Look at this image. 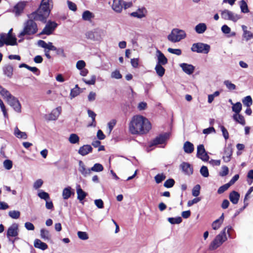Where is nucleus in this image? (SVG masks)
Returning a JSON list of instances; mask_svg holds the SVG:
<instances>
[{
	"instance_id": "f257e3e1",
	"label": "nucleus",
	"mask_w": 253,
	"mask_h": 253,
	"mask_svg": "<svg viewBox=\"0 0 253 253\" xmlns=\"http://www.w3.org/2000/svg\"><path fill=\"white\" fill-rule=\"evenodd\" d=\"M151 128L148 119L141 115L133 116L129 123L128 130L132 134H144Z\"/></svg>"
},
{
	"instance_id": "f03ea898",
	"label": "nucleus",
	"mask_w": 253,
	"mask_h": 253,
	"mask_svg": "<svg viewBox=\"0 0 253 253\" xmlns=\"http://www.w3.org/2000/svg\"><path fill=\"white\" fill-rule=\"evenodd\" d=\"M52 7V0H42L39 8L36 11L31 13L30 17L36 21H40L45 23Z\"/></svg>"
},
{
	"instance_id": "7ed1b4c3",
	"label": "nucleus",
	"mask_w": 253,
	"mask_h": 253,
	"mask_svg": "<svg viewBox=\"0 0 253 253\" xmlns=\"http://www.w3.org/2000/svg\"><path fill=\"white\" fill-rule=\"evenodd\" d=\"M30 16V14L28 15L29 19L24 23L23 29L18 35V37L21 39L19 41V42L23 40L25 36L33 35L38 31V25L34 21L35 20Z\"/></svg>"
},
{
	"instance_id": "20e7f679",
	"label": "nucleus",
	"mask_w": 253,
	"mask_h": 253,
	"mask_svg": "<svg viewBox=\"0 0 253 253\" xmlns=\"http://www.w3.org/2000/svg\"><path fill=\"white\" fill-rule=\"evenodd\" d=\"M186 37L185 32L178 28L172 30L171 33L168 35V39L172 42H177L184 39Z\"/></svg>"
},
{
	"instance_id": "39448f33",
	"label": "nucleus",
	"mask_w": 253,
	"mask_h": 253,
	"mask_svg": "<svg viewBox=\"0 0 253 253\" xmlns=\"http://www.w3.org/2000/svg\"><path fill=\"white\" fill-rule=\"evenodd\" d=\"M227 238L225 234V229L223 230L217 235L210 245V249L214 250L220 247Z\"/></svg>"
},
{
	"instance_id": "423d86ee",
	"label": "nucleus",
	"mask_w": 253,
	"mask_h": 253,
	"mask_svg": "<svg viewBox=\"0 0 253 253\" xmlns=\"http://www.w3.org/2000/svg\"><path fill=\"white\" fill-rule=\"evenodd\" d=\"M105 31L100 28H96L86 33L85 36L88 39L93 41H100L105 36Z\"/></svg>"
},
{
	"instance_id": "0eeeda50",
	"label": "nucleus",
	"mask_w": 253,
	"mask_h": 253,
	"mask_svg": "<svg viewBox=\"0 0 253 253\" xmlns=\"http://www.w3.org/2000/svg\"><path fill=\"white\" fill-rule=\"evenodd\" d=\"M210 45L203 42L194 43L192 44L191 50L197 53L208 54L210 50Z\"/></svg>"
},
{
	"instance_id": "6e6552de",
	"label": "nucleus",
	"mask_w": 253,
	"mask_h": 253,
	"mask_svg": "<svg viewBox=\"0 0 253 253\" xmlns=\"http://www.w3.org/2000/svg\"><path fill=\"white\" fill-rule=\"evenodd\" d=\"M221 17L224 20H230L233 22H236L241 18V16L240 15L235 14L228 9H224L221 11Z\"/></svg>"
},
{
	"instance_id": "1a4fd4ad",
	"label": "nucleus",
	"mask_w": 253,
	"mask_h": 253,
	"mask_svg": "<svg viewBox=\"0 0 253 253\" xmlns=\"http://www.w3.org/2000/svg\"><path fill=\"white\" fill-rule=\"evenodd\" d=\"M57 26V24L55 22L48 21L42 31L39 34V35H50L52 34Z\"/></svg>"
},
{
	"instance_id": "9d476101",
	"label": "nucleus",
	"mask_w": 253,
	"mask_h": 253,
	"mask_svg": "<svg viewBox=\"0 0 253 253\" xmlns=\"http://www.w3.org/2000/svg\"><path fill=\"white\" fill-rule=\"evenodd\" d=\"M0 37L3 40L4 44L6 45H16L17 44L15 36H9L6 33H1Z\"/></svg>"
},
{
	"instance_id": "9b49d317",
	"label": "nucleus",
	"mask_w": 253,
	"mask_h": 253,
	"mask_svg": "<svg viewBox=\"0 0 253 253\" xmlns=\"http://www.w3.org/2000/svg\"><path fill=\"white\" fill-rule=\"evenodd\" d=\"M28 2L26 1H21L18 2L13 7L12 10L16 16H19L22 14L24 11V9L27 4Z\"/></svg>"
},
{
	"instance_id": "f8f14e48",
	"label": "nucleus",
	"mask_w": 253,
	"mask_h": 253,
	"mask_svg": "<svg viewBox=\"0 0 253 253\" xmlns=\"http://www.w3.org/2000/svg\"><path fill=\"white\" fill-rule=\"evenodd\" d=\"M197 156L202 161L207 162L209 159V156L206 152L203 144H200L197 147Z\"/></svg>"
},
{
	"instance_id": "ddd939ff",
	"label": "nucleus",
	"mask_w": 253,
	"mask_h": 253,
	"mask_svg": "<svg viewBox=\"0 0 253 253\" xmlns=\"http://www.w3.org/2000/svg\"><path fill=\"white\" fill-rule=\"evenodd\" d=\"M7 102L8 103V104L14 109V110L15 111L18 113L21 112V104L17 98L12 96L11 97L9 98Z\"/></svg>"
},
{
	"instance_id": "4468645a",
	"label": "nucleus",
	"mask_w": 253,
	"mask_h": 253,
	"mask_svg": "<svg viewBox=\"0 0 253 253\" xmlns=\"http://www.w3.org/2000/svg\"><path fill=\"white\" fill-rule=\"evenodd\" d=\"M18 225L14 223L8 227L7 231L6 236L7 238H9L11 237H15L18 235Z\"/></svg>"
},
{
	"instance_id": "2eb2a0df",
	"label": "nucleus",
	"mask_w": 253,
	"mask_h": 253,
	"mask_svg": "<svg viewBox=\"0 0 253 253\" xmlns=\"http://www.w3.org/2000/svg\"><path fill=\"white\" fill-rule=\"evenodd\" d=\"M147 13L146 8L144 7H141L138 8L136 11L131 12L130 15L138 19H142L146 17Z\"/></svg>"
},
{
	"instance_id": "dca6fc26",
	"label": "nucleus",
	"mask_w": 253,
	"mask_h": 253,
	"mask_svg": "<svg viewBox=\"0 0 253 253\" xmlns=\"http://www.w3.org/2000/svg\"><path fill=\"white\" fill-rule=\"evenodd\" d=\"M169 134L168 133L160 134L153 140L151 143V146L164 143L169 138Z\"/></svg>"
},
{
	"instance_id": "f3484780",
	"label": "nucleus",
	"mask_w": 253,
	"mask_h": 253,
	"mask_svg": "<svg viewBox=\"0 0 253 253\" xmlns=\"http://www.w3.org/2000/svg\"><path fill=\"white\" fill-rule=\"evenodd\" d=\"M61 112V107H58L53 109L50 114L46 115L45 119L48 121H55L57 119Z\"/></svg>"
},
{
	"instance_id": "a211bd4d",
	"label": "nucleus",
	"mask_w": 253,
	"mask_h": 253,
	"mask_svg": "<svg viewBox=\"0 0 253 253\" xmlns=\"http://www.w3.org/2000/svg\"><path fill=\"white\" fill-rule=\"evenodd\" d=\"M111 7L115 12L121 13L123 9V0H113Z\"/></svg>"
},
{
	"instance_id": "6ab92c4d",
	"label": "nucleus",
	"mask_w": 253,
	"mask_h": 253,
	"mask_svg": "<svg viewBox=\"0 0 253 253\" xmlns=\"http://www.w3.org/2000/svg\"><path fill=\"white\" fill-rule=\"evenodd\" d=\"M232 153L233 150L231 145H228L225 147L222 158L225 163L229 162L230 161Z\"/></svg>"
},
{
	"instance_id": "aec40b11",
	"label": "nucleus",
	"mask_w": 253,
	"mask_h": 253,
	"mask_svg": "<svg viewBox=\"0 0 253 253\" xmlns=\"http://www.w3.org/2000/svg\"><path fill=\"white\" fill-rule=\"evenodd\" d=\"M179 66L181 68L183 71L187 75H191L195 70V67L191 64L183 63L180 64Z\"/></svg>"
},
{
	"instance_id": "412c9836",
	"label": "nucleus",
	"mask_w": 253,
	"mask_h": 253,
	"mask_svg": "<svg viewBox=\"0 0 253 253\" xmlns=\"http://www.w3.org/2000/svg\"><path fill=\"white\" fill-rule=\"evenodd\" d=\"M156 55L158 60L157 64L165 65L168 63V59L160 50H157Z\"/></svg>"
},
{
	"instance_id": "4be33fe9",
	"label": "nucleus",
	"mask_w": 253,
	"mask_h": 253,
	"mask_svg": "<svg viewBox=\"0 0 253 253\" xmlns=\"http://www.w3.org/2000/svg\"><path fill=\"white\" fill-rule=\"evenodd\" d=\"M92 151V148L90 145H84L79 148L78 153L84 156L91 152Z\"/></svg>"
},
{
	"instance_id": "5701e85b",
	"label": "nucleus",
	"mask_w": 253,
	"mask_h": 253,
	"mask_svg": "<svg viewBox=\"0 0 253 253\" xmlns=\"http://www.w3.org/2000/svg\"><path fill=\"white\" fill-rule=\"evenodd\" d=\"M182 171L186 174H191L193 173V168L191 165L186 162H183L180 166Z\"/></svg>"
},
{
	"instance_id": "b1692460",
	"label": "nucleus",
	"mask_w": 253,
	"mask_h": 253,
	"mask_svg": "<svg viewBox=\"0 0 253 253\" xmlns=\"http://www.w3.org/2000/svg\"><path fill=\"white\" fill-rule=\"evenodd\" d=\"M79 171L82 173V174L84 177L87 176L90 174L91 172L90 169H86L85 165L84 163L80 161L79 163Z\"/></svg>"
},
{
	"instance_id": "393cba45",
	"label": "nucleus",
	"mask_w": 253,
	"mask_h": 253,
	"mask_svg": "<svg viewBox=\"0 0 253 253\" xmlns=\"http://www.w3.org/2000/svg\"><path fill=\"white\" fill-rule=\"evenodd\" d=\"M74 190L70 186L65 188L62 191V197L63 199H68L72 195H74Z\"/></svg>"
},
{
	"instance_id": "a878e982",
	"label": "nucleus",
	"mask_w": 253,
	"mask_h": 253,
	"mask_svg": "<svg viewBox=\"0 0 253 253\" xmlns=\"http://www.w3.org/2000/svg\"><path fill=\"white\" fill-rule=\"evenodd\" d=\"M223 220L224 213H222L218 219L215 220L212 222L211 224L212 229L215 230L218 229L222 224Z\"/></svg>"
},
{
	"instance_id": "bb28decb",
	"label": "nucleus",
	"mask_w": 253,
	"mask_h": 253,
	"mask_svg": "<svg viewBox=\"0 0 253 253\" xmlns=\"http://www.w3.org/2000/svg\"><path fill=\"white\" fill-rule=\"evenodd\" d=\"M3 74L8 78H11L13 75V67L11 65H5L2 68Z\"/></svg>"
},
{
	"instance_id": "cd10ccee",
	"label": "nucleus",
	"mask_w": 253,
	"mask_h": 253,
	"mask_svg": "<svg viewBox=\"0 0 253 253\" xmlns=\"http://www.w3.org/2000/svg\"><path fill=\"white\" fill-rule=\"evenodd\" d=\"M195 31L198 34H202L207 30V26L204 23H200L195 27Z\"/></svg>"
},
{
	"instance_id": "c85d7f7f",
	"label": "nucleus",
	"mask_w": 253,
	"mask_h": 253,
	"mask_svg": "<svg viewBox=\"0 0 253 253\" xmlns=\"http://www.w3.org/2000/svg\"><path fill=\"white\" fill-rule=\"evenodd\" d=\"M34 247L36 248L44 251L48 248V246L46 244L42 242L40 239H36L34 243Z\"/></svg>"
},
{
	"instance_id": "c756f323",
	"label": "nucleus",
	"mask_w": 253,
	"mask_h": 253,
	"mask_svg": "<svg viewBox=\"0 0 253 253\" xmlns=\"http://www.w3.org/2000/svg\"><path fill=\"white\" fill-rule=\"evenodd\" d=\"M230 201L233 204H237L240 198V194L235 191H232L229 196Z\"/></svg>"
},
{
	"instance_id": "7c9ffc66",
	"label": "nucleus",
	"mask_w": 253,
	"mask_h": 253,
	"mask_svg": "<svg viewBox=\"0 0 253 253\" xmlns=\"http://www.w3.org/2000/svg\"><path fill=\"white\" fill-rule=\"evenodd\" d=\"M77 198L80 201H83L87 196V193L82 190L80 185L77 186Z\"/></svg>"
},
{
	"instance_id": "2f4dec72",
	"label": "nucleus",
	"mask_w": 253,
	"mask_h": 253,
	"mask_svg": "<svg viewBox=\"0 0 253 253\" xmlns=\"http://www.w3.org/2000/svg\"><path fill=\"white\" fill-rule=\"evenodd\" d=\"M14 135L18 138L26 139L27 135L26 132L20 131L17 126L15 127L14 130Z\"/></svg>"
},
{
	"instance_id": "473e14b6",
	"label": "nucleus",
	"mask_w": 253,
	"mask_h": 253,
	"mask_svg": "<svg viewBox=\"0 0 253 253\" xmlns=\"http://www.w3.org/2000/svg\"><path fill=\"white\" fill-rule=\"evenodd\" d=\"M183 149L186 153L190 154L194 151V145L190 142L186 141L184 143Z\"/></svg>"
},
{
	"instance_id": "72a5a7b5",
	"label": "nucleus",
	"mask_w": 253,
	"mask_h": 253,
	"mask_svg": "<svg viewBox=\"0 0 253 253\" xmlns=\"http://www.w3.org/2000/svg\"><path fill=\"white\" fill-rule=\"evenodd\" d=\"M94 17V15L93 13L89 10H85L82 14V19L84 21L90 22Z\"/></svg>"
},
{
	"instance_id": "f704fd0d",
	"label": "nucleus",
	"mask_w": 253,
	"mask_h": 253,
	"mask_svg": "<svg viewBox=\"0 0 253 253\" xmlns=\"http://www.w3.org/2000/svg\"><path fill=\"white\" fill-rule=\"evenodd\" d=\"M40 235L42 239L44 241H48L50 239V236L49 231L44 228L40 230Z\"/></svg>"
},
{
	"instance_id": "c9c22d12",
	"label": "nucleus",
	"mask_w": 253,
	"mask_h": 253,
	"mask_svg": "<svg viewBox=\"0 0 253 253\" xmlns=\"http://www.w3.org/2000/svg\"><path fill=\"white\" fill-rule=\"evenodd\" d=\"M68 140L71 144H78L80 141V137L77 134L72 133L70 135Z\"/></svg>"
},
{
	"instance_id": "e433bc0d",
	"label": "nucleus",
	"mask_w": 253,
	"mask_h": 253,
	"mask_svg": "<svg viewBox=\"0 0 253 253\" xmlns=\"http://www.w3.org/2000/svg\"><path fill=\"white\" fill-rule=\"evenodd\" d=\"M162 65H163L157 64L155 68L157 75L160 77H163L165 72V69Z\"/></svg>"
},
{
	"instance_id": "4c0bfd02",
	"label": "nucleus",
	"mask_w": 253,
	"mask_h": 253,
	"mask_svg": "<svg viewBox=\"0 0 253 253\" xmlns=\"http://www.w3.org/2000/svg\"><path fill=\"white\" fill-rule=\"evenodd\" d=\"M233 118L236 122L243 126H244L246 124L244 117L239 114H234Z\"/></svg>"
},
{
	"instance_id": "58836bf2",
	"label": "nucleus",
	"mask_w": 253,
	"mask_h": 253,
	"mask_svg": "<svg viewBox=\"0 0 253 253\" xmlns=\"http://www.w3.org/2000/svg\"><path fill=\"white\" fill-rule=\"evenodd\" d=\"M87 114L89 117L92 119V123L91 124L88 125V126H95V117L96 116V114L92 111L90 110H87Z\"/></svg>"
},
{
	"instance_id": "ea45409f",
	"label": "nucleus",
	"mask_w": 253,
	"mask_h": 253,
	"mask_svg": "<svg viewBox=\"0 0 253 253\" xmlns=\"http://www.w3.org/2000/svg\"><path fill=\"white\" fill-rule=\"evenodd\" d=\"M242 104L240 102H237L233 104L232 107V109L233 112L235 113V114H239L242 110Z\"/></svg>"
},
{
	"instance_id": "a19ab883",
	"label": "nucleus",
	"mask_w": 253,
	"mask_h": 253,
	"mask_svg": "<svg viewBox=\"0 0 253 253\" xmlns=\"http://www.w3.org/2000/svg\"><path fill=\"white\" fill-rule=\"evenodd\" d=\"M240 6L242 12L246 13L249 12V9L248 8L247 3L245 0H242L241 1Z\"/></svg>"
},
{
	"instance_id": "79ce46f5",
	"label": "nucleus",
	"mask_w": 253,
	"mask_h": 253,
	"mask_svg": "<svg viewBox=\"0 0 253 253\" xmlns=\"http://www.w3.org/2000/svg\"><path fill=\"white\" fill-rule=\"evenodd\" d=\"M8 215L12 219H18L20 216V212L18 211H10L8 212Z\"/></svg>"
},
{
	"instance_id": "37998d69",
	"label": "nucleus",
	"mask_w": 253,
	"mask_h": 253,
	"mask_svg": "<svg viewBox=\"0 0 253 253\" xmlns=\"http://www.w3.org/2000/svg\"><path fill=\"white\" fill-rule=\"evenodd\" d=\"M242 102L244 105L248 107H250L253 103L252 97L250 96L244 97L242 100Z\"/></svg>"
},
{
	"instance_id": "c03bdc74",
	"label": "nucleus",
	"mask_w": 253,
	"mask_h": 253,
	"mask_svg": "<svg viewBox=\"0 0 253 253\" xmlns=\"http://www.w3.org/2000/svg\"><path fill=\"white\" fill-rule=\"evenodd\" d=\"M91 171L100 172L103 170V166L99 163H96L90 169Z\"/></svg>"
},
{
	"instance_id": "a18cd8bd",
	"label": "nucleus",
	"mask_w": 253,
	"mask_h": 253,
	"mask_svg": "<svg viewBox=\"0 0 253 253\" xmlns=\"http://www.w3.org/2000/svg\"><path fill=\"white\" fill-rule=\"evenodd\" d=\"M169 222L172 224H179L182 222V218L181 217H169L168 219Z\"/></svg>"
},
{
	"instance_id": "49530a36",
	"label": "nucleus",
	"mask_w": 253,
	"mask_h": 253,
	"mask_svg": "<svg viewBox=\"0 0 253 253\" xmlns=\"http://www.w3.org/2000/svg\"><path fill=\"white\" fill-rule=\"evenodd\" d=\"M200 173L204 177H208L209 176V172L208 168L203 166L200 170Z\"/></svg>"
},
{
	"instance_id": "de8ad7c7",
	"label": "nucleus",
	"mask_w": 253,
	"mask_h": 253,
	"mask_svg": "<svg viewBox=\"0 0 253 253\" xmlns=\"http://www.w3.org/2000/svg\"><path fill=\"white\" fill-rule=\"evenodd\" d=\"M82 81L84 82L86 84L88 85H94L96 82V76L95 75H92L90 77V80H87L83 78Z\"/></svg>"
},
{
	"instance_id": "09e8293b",
	"label": "nucleus",
	"mask_w": 253,
	"mask_h": 253,
	"mask_svg": "<svg viewBox=\"0 0 253 253\" xmlns=\"http://www.w3.org/2000/svg\"><path fill=\"white\" fill-rule=\"evenodd\" d=\"M166 176L164 173H159L155 176V180L157 183L159 184L166 179Z\"/></svg>"
},
{
	"instance_id": "8fccbe9b",
	"label": "nucleus",
	"mask_w": 253,
	"mask_h": 253,
	"mask_svg": "<svg viewBox=\"0 0 253 253\" xmlns=\"http://www.w3.org/2000/svg\"><path fill=\"white\" fill-rule=\"evenodd\" d=\"M111 77L112 79H121L122 78V75L119 70H116L111 73Z\"/></svg>"
},
{
	"instance_id": "3c124183",
	"label": "nucleus",
	"mask_w": 253,
	"mask_h": 253,
	"mask_svg": "<svg viewBox=\"0 0 253 253\" xmlns=\"http://www.w3.org/2000/svg\"><path fill=\"white\" fill-rule=\"evenodd\" d=\"M174 183H175V181H174V179H173L172 178H169V179L167 180L165 182V183L164 184V186L166 188H171V187H173Z\"/></svg>"
},
{
	"instance_id": "603ef678",
	"label": "nucleus",
	"mask_w": 253,
	"mask_h": 253,
	"mask_svg": "<svg viewBox=\"0 0 253 253\" xmlns=\"http://www.w3.org/2000/svg\"><path fill=\"white\" fill-rule=\"evenodd\" d=\"M224 84L226 85V87L230 90H234L236 89V85L232 84L230 81L226 80L224 82Z\"/></svg>"
},
{
	"instance_id": "864d4df0",
	"label": "nucleus",
	"mask_w": 253,
	"mask_h": 253,
	"mask_svg": "<svg viewBox=\"0 0 253 253\" xmlns=\"http://www.w3.org/2000/svg\"><path fill=\"white\" fill-rule=\"evenodd\" d=\"M200 186L199 184L195 185L192 189V195L194 197H197L200 194Z\"/></svg>"
},
{
	"instance_id": "5fc2aeb1",
	"label": "nucleus",
	"mask_w": 253,
	"mask_h": 253,
	"mask_svg": "<svg viewBox=\"0 0 253 253\" xmlns=\"http://www.w3.org/2000/svg\"><path fill=\"white\" fill-rule=\"evenodd\" d=\"M78 237L83 240H86L88 239V236L86 232L83 231H78L77 233Z\"/></svg>"
},
{
	"instance_id": "6e6d98bb",
	"label": "nucleus",
	"mask_w": 253,
	"mask_h": 253,
	"mask_svg": "<svg viewBox=\"0 0 253 253\" xmlns=\"http://www.w3.org/2000/svg\"><path fill=\"white\" fill-rule=\"evenodd\" d=\"M38 195L42 199H44L46 201L49 199V194L44 191H42L39 192Z\"/></svg>"
},
{
	"instance_id": "4d7b16f0",
	"label": "nucleus",
	"mask_w": 253,
	"mask_h": 253,
	"mask_svg": "<svg viewBox=\"0 0 253 253\" xmlns=\"http://www.w3.org/2000/svg\"><path fill=\"white\" fill-rule=\"evenodd\" d=\"M243 37L246 41H248L253 38V34L251 31H245L243 33Z\"/></svg>"
},
{
	"instance_id": "13d9d810",
	"label": "nucleus",
	"mask_w": 253,
	"mask_h": 253,
	"mask_svg": "<svg viewBox=\"0 0 253 253\" xmlns=\"http://www.w3.org/2000/svg\"><path fill=\"white\" fill-rule=\"evenodd\" d=\"M230 186V184L227 183L220 186L217 190V193L218 194L223 193L224 192L226 191L229 188Z\"/></svg>"
},
{
	"instance_id": "bf43d9fd",
	"label": "nucleus",
	"mask_w": 253,
	"mask_h": 253,
	"mask_svg": "<svg viewBox=\"0 0 253 253\" xmlns=\"http://www.w3.org/2000/svg\"><path fill=\"white\" fill-rule=\"evenodd\" d=\"M168 51L169 52L174 54L177 55H180L182 53L181 50L180 49H173L172 48H169L168 49Z\"/></svg>"
},
{
	"instance_id": "052dcab7",
	"label": "nucleus",
	"mask_w": 253,
	"mask_h": 253,
	"mask_svg": "<svg viewBox=\"0 0 253 253\" xmlns=\"http://www.w3.org/2000/svg\"><path fill=\"white\" fill-rule=\"evenodd\" d=\"M3 166L6 169H10L12 167V161L9 160H5L3 162Z\"/></svg>"
},
{
	"instance_id": "680f3d73",
	"label": "nucleus",
	"mask_w": 253,
	"mask_h": 253,
	"mask_svg": "<svg viewBox=\"0 0 253 253\" xmlns=\"http://www.w3.org/2000/svg\"><path fill=\"white\" fill-rule=\"evenodd\" d=\"M43 184V181L41 179L37 180L33 184V187L35 189H38Z\"/></svg>"
},
{
	"instance_id": "e2e57ef3",
	"label": "nucleus",
	"mask_w": 253,
	"mask_h": 253,
	"mask_svg": "<svg viewBox=\"0 0 253 253\" xmlns=\"http://www.w3.org/2000/svg\"><path fill=\"white\" fill-rule=\"evenodd\" d=\"M85 63L84 60H79L76 63V68L79 70H82L84 68Z\"/></svg>"
},
{
	"instance_id": "0e129e2a",
	"label": "nucleus",
	"mask_w": 253,
	"mask_h": 253,
	"mask_svg": "<svg viewBox=\"0 0 253 253\" xmlns=\"http://www.w3.org/2000/svg\"><path fill=\"white\" fill-rule=\"evenodd\" d=\"M220 129L222 132V135L225 140L229 138V133L226 128L223 126H220Z\"/></svg>"
},
{
	"instance_id": "69168bd1",
	"label": "nucleus",
	"mask_w": 253,
	"mask_h": 253,
	"mask_svg": "<svg viewBox=\"0 0 253 253\" xmlns=\"http://www.w3.org/2000/svg\"><path fill=\"white\" fill-rule=\"evenodd\" d=\"M95 206L99 209H102L104 207V203L101 199H97L94 201Z\"/></svg>"
},
{
	"instance_id": "338daca9",
	"label": "nucleus",
	"mask_w": 253,
	"mask_h": 253,
	"mask_svg": "<svg viewBox=\"0 0 253 253\" xmlns=\"http://www.w3.org/2000/svg\"><path fill=\"white\" fill-rule=\"evenodd\" d=\"M96 93L93 91H90L88 95L87 98L89 101L92 102L96 99Z\"/></svg>"
},
{
	"instance_id": "774afa93",
	"label": "nucleus",
	"mask_w": 253,
	"mask_h": 253,
	"mask_svg": "<svg viewBox=\"0 0 253 253\" xmlns=\"http://www.w3.org/2000/svg\"><path fill=\"white\" fill-rule=\"evenodd\" d=\"M229 169L227 167L223 166L222 167V170L220 172L219 175L221 176H226L228 173Z\"/></svg>"
}]
</instances>
